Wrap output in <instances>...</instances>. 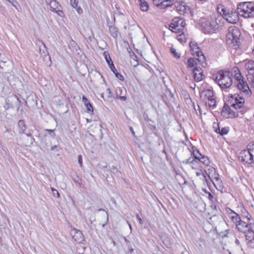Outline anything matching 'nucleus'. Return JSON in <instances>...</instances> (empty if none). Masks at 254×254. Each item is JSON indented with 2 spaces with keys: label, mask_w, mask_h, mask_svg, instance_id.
I'll list each match as a JSON object with an SVG mask.
<instances>
[{
  "label": "nucleus",
  "mask_w": 254,
  "mask_h": 254,
  "mask_svg": "<svg viewBox=\"0 0 254 254\" xmlns=\"http://www.w3.org/2000/svg\"><path fill=\"white\" fill-rule=\"evenodd\" d=\"M248 80L252 86V87H254V74H248Z\"/></svg>",
  "instance_id": "obj_34"
},
{
  "label": "nucleus",
  "mask_w": 254,
  "mask_h": 254,
  "mask_svg": "<svg viewBox=\"0 0 254 254\" xmlns=\"http://www.w3.org/2000/svg\"><path fill=\"white\" fill-rule=\"evenodd\" d=\"M245 68L248 72V74H254V61L251 60H246L243 63Z\"/></svg>",
  "instance_id": "obj_20"
},
{
  "label": "nucleus",
  "mask_w": 254,
  "mask_h": 254,
  "mask_svg": "<svg viewBox=\"0 0 254 254\" xmlns=\"http://www.w3.org/2000/svg\"><path fill=\"white\" fill-rule=\"evenodd\" d=\"M235 243L237 244V245H239L240 244V242L238 239L236 240Z\"/></svg>",
  "instance_id": "obj_59"
},
{
  "label": "nucleus",
  "mask_w": 254,
  "mask_h": 254,
  "mask_svg": "<svg viewBox=\"0 0 254 254\" xmlns=\"http://www.w3.org/2000/svg\"><path fill=\"white\" fill-rule=\"evenodd\" d=\"M219 23H215L214 18L212 19L211 22H209V25H207V27H205L208 32H212L215 31V29L218 28Z\"/></svg>",
  "instance_id": "obj_24"
},
{
  "label": "nucleus",
  "mask_w": 254,
  "mask_h": 254,
  "mask_svg": "<svg viewBox=\"0 0 254 254\" xmlns=\"http://www.w3.org/2000/svg\"><path fill=\"white\" fill-rule=\"evenodd\" d=\"M115 75H116V77L117 78H118L119 79H120L121 81H124L125 79L123 75H122L121 74L118 73V72L115 73Z\"/></svg>",
  "instance_id": "obj_43"
},
{
  "label": "nucleus",
  "mask_w": 254,
  "mask_h": 254,
  "mask_svg": "<svg viewBox=\"0 0 254 254\" xmlns=\"http://www.w3.org/2000/svg\"><path fill=\"white\" fill-rule=\"evenodd\" d=\"M192 154L194 158L199 163H201L204 166H208L210 164V160L209 158L204 155H202L198 151H194Z\"/></svg>",
  "instance_id": "obj_16"
},
{
  "label": "nucleus",
  "mask_w": 254,
  "mask_h": 254,
  "mask_svg": "<svg viewBox=\"0 0 254 254\" xmlns=\"http://www.w3.org/2000/svg\"><path fill=\"white\" fill-rule=\"evenodd\" d=\"M246 240L247 245L251 248H254V232L253 229H250L246 232Z\"/></svg>",
  "instance_id": "obj_21"
},
{
  "label": "nucleus",
  "mask_w": 254,
  "mask_h": 254,
  "mask_svg": "<svg viewBox=\"0 0 254 254\" xmlns=\"http://www.w3.org/2000/svg\"><path fill=\"white\" fill-rule=\"evenodd\" d=\"M36 44L37 45H38L39 47V52H40V54L42 55L41 49V45H42L44 47V48H45V51H43V54H44L45 55H46L47 54H48V52H47V51L46 50V45L41 40H37V42H36Z\"/></svg>",
  "instance_id": "obj_31"
},
{
  "label": "nucleus",
  "mask_w": 254,
  "mask_h": 254,
  "mask_svg": "<svg viewBox=\"0 0 254 254\" xmlns=\"http://www.w3.org/2000/svg\"><path fill=\"white\" fill-rule=\"evenodd\" d=\"M229 131V127H224L222 128V129H220V132H218V133L220 134L221 135L227 134Z\"/></svg>",
  "instance_id": "obj_36"
},
{
  "label": "nucleus",
  "mask_w": 254,
  "mask_h": 254,
  "mask_svg": "<svg viewBox=\"0 0 254 254\" xmlns=\"http://www.w3.org/2000/svg\"><path fill=\"white\" fill-rule=\"evenodd\" d=\"M175 56H176V58H180V54H178L177 53H176V55H175Z\"/></svg>",
  "instance_id": "obj_57"
},
{
  "label": "nucleus",
  "mask_w": 254,
  "mask_h": 254,
  "mask_svg": "<svg viewBox=\"0 0 254 254\" xmlns=\"http://www.w3.org/2000/svg\"><path fill=\"white\" fill-rule=\"evenodd\" d=\"M82 102L84 103V105L86 104L89 103L88 100L87 99V98L85 96H82Z\"/></svg>",
  "instance_id": "obj_49"
},
{
  "label": "nucleus",
  "mask_w": 254,
  "mask_h": 254,
  "mask_svg": "<svg viewBox=\"0 0 254 254\" xmlns=\"http://www.w3.org/2000/svg\"><path fill=\"white\" fill-rule=\"evenodd\" d=\"M86 107L87 112L90 114H91L93 113V108L90 103L86 104L85 105Z\"/></svg>",
  "instance_id": "obj_35"
},
{
  "label": "nucleus",
  "mask_w": 254,
  "mask_h": 254,
  "mask_svg": "<svg viewBox=\"0 0 254 254\" xmlns=\"http://www.w3.org/2000/svg\"><path fill=\"white\" fill-rule=\"evenodd\" d=\"M226 211L227 213V219L228 222L233 223L236 225L237 223L240 221L241 218L239 215L230 208L227 209Z\"/></svg>",
  "instance_id": "obj_12"
},
{
  "label": "nucleus",
  "mask_w": 254,
  "mask_h": 254,
  "mask_svg": "<svg viewBox=\"0 0 254 254\" xmlns=\"http://www.w3.org/2000/svg\"><path fill=\"white\" fill-rule=\"evenodd\" d=\"M206 167L207 168L205 170V172L214 184L215 182H217L219 181V176L218 174L216 172L215 168L209 166V165Z\"/></svg>",
  "instance_id": "obj_15"
},
{
  "label": "nucleus",
  "mask_w": 254,
  "mask_h": 254,
  "mask_svg": "<svg viewBox=\"0 0 254 254\" xmlns=\"http://www.w3.org/2000/svg\"><path fill=\"white\" fill-rule=\"evenodd\" d=\"M78 0H70V4L74 8L76 9L77 12L80 14L82 13V9L81 7L77 6Z\"/></svg>",
  "instance_id": "obj_27"
},
{
  "label": "nucleus",
  "mask_w": 254,
  "mask_h": 254,
  "mask_svg": "<svg viewBox=\"0 0 254 254\" xmlns=\"http://www.w3.org/2000/svg\"><path fill=\"white\" fill-rule=\"evenodd\" d=\"M120 98L121 100H123V101H126V100H127V97H126V96H120Z\"/></svg>",
  "instance_id": "obj_53"
},
{
  "label": "nucleus",
  "mask_w": 254,
  "mask_h": 254,
  "mask_svg": "<svg viewBox=\"0 0 254 254\" xmlns=\"http://www.w3.org/2000/svg\"><path fill=\"white\" fill-rule=\"evenodd\" d=\"M51 191L54 196L57 195V197H58V198L60 197V193L56 189H55L52 188Z\"/></svg>",
  "instance_id": "obj_42"
},
{
  "label": "nucleus",
  "mask_w": 254,
  "mask_h": 254,
  "mask_svg": "<svg viewBox=\"0 0 254 254\" xmlns=\"http://www.w3.org/2000/svg\"><path fill=\"white\" fill-rule=\"evenodd\" d=\"M134 251V249L132 248H130L128 251V253L129 254H130L131 253H132Z\"/></svg>",
  "instance_id": "obj_54"
},
{
  "label": "nucleus",
  "mask_w": 254,
  "mask_h": 254,
  "mask_svg": "<svg viewBox=\"0 0 254 254\" xmlns=\"http://www.w3.org/2000/svg\"><path fill=\"white\" fill-rule=\"evenodd\" d=\"M130 129H131V131H132V133H134V131L133 130L132 127H130Z\"/></svg>",
  "instance_id": "obj_61"
},
{
  "label": "nucleus",
  "mask_w": 254,
  "mask_h": 254,
  "mask_svg": "<svg viewBox=\"0 0 254 254\" xmlns=\"http://www.w3.org/2000/svg\"><path fill=\"white\" fill-rule=\"evenodd\" d=\"M18 127L19 128V133L20 134L25 133V131L27 128L25 123L24 120H19L18 123Z\"/></svg>",
  "instance_id": "obj_25"
},
{
  "label": "nucleus",
  "mask_w": 254,
  "mask_h": 254,
  "mask_svg": "<svg viewBox=\"0 0 254 254\" xmlns=\"http://www.w3.org/2000/svg\"><path fill=\"white\" fill-rule=\"evenodd\" d=\"M209 198H212L213 197V196L211 194L209 193Z\"/></svg>",
  "instance_id": "obj_60"
},
{
  "label": "nucleus",
  "mask_w": 254,
  "mask_h": 254,
  "mask_svg": "<svg viewBox=\"0 0 254 254\" xmlns=\"http://www.w3.org/2000/svg\"><path fill=\"white\" fill-rule=\"evenodd\" d=\"M168 26L169 30L171 31L172 33L174 32L173 30L175 29V24L173 23H171L168 24Z\"/></svg>",
  "instance_id": "obj_44"
},
{
  "label": "nucleus",
  "mask_w": 254,
  "mask_h": 254,
  "mask_svg": "<svg viewBox=\"0 0 254 254\" xmlns=\"http://www.w3.org/2000/svg\"><path fill=\"white\" fill-rule=\"evenodd\" d=\"M139 5L141 10L146 11L148 9L149 5L145 0H139Z\"/></svg>",
  "instance_id": "obj_29"
},
{
  "label": "nucleus",
  "mask_w": 254,
  "mask_h": 254,
  "mask_svg": "<svg viewBox=\"0 0 254 254\" xmlns=\"http://www.w3.org/2000/svg\"><path fill=\"white\" fill-rule=\"evenodd\" d=\"M112 36L114 37L117 36V33L116 32H113V33L112 34Z\"/></svg>",
  "instance_id": "obj_56"
},
{
  "label": "nucleus",
  "mask_w": 254,
  "mask_h": 254,
  "mask_svg": "<svg viewBox=\"0 0 254 254\" xmlns=\"http://www.w3.org/2000/svg\"><path fill=\"white\" fill-rule=\"evenodd\" d=\"M104 167H107V165L104 166Z\"/></svg>",
  "instance_id": "obj_62"
},
{
  "label": "nucleus",
  "mask_w": 254,
  "mask_h": 254,
  "mask_svg": "<svg viewBox=\"0 0 254 254\" xmlns=\"http://www.w3.org/2000/svg\"><path fill=\"white\" fill-rule=\"evenodd\" d=\"M58 101H60V102L61 101L60 99H59V98H58L57 97H55L54 98V102L57 103L56 105H58ZM61 104V103H59V105H60Z\"/></svg>",
  "instance_id": "obj_51"
},
{
  "label": "nucleus",
  "mask_w": 254,
  "mask_h": 254,
  "mask_svg": "<svg viewBox=\"0 0 254 254\" xmlns=\"http://www.w3.org/2000/svg\"><path fill=\"white\" fill-rule=\"evenodd\" d=\"M127 224L129 225L130 229L131 230H132V227H131V224L129 223V222L128 221H127Z\"/></svg>",
  "instance_id": "obj_58"
},
{
  "label": "nucleus",
  "mask_w": 254,
  "mask_h": 254,
  "mask_svg": "<svg viewBox=\"0 0 254 254\" xmlns=\"http://www.w3.org/2000/svg\"><path fill=\"white\" fill-rule=\"evenodd\" d=\"M243 216L248 220L250 221L252 219L251 215L249 213V212L246 210H244V211L242 212Z\"/></svg>",
  "instance_id": "obj_38"
},
{
  "label": "nucleus",
  "mask_w": 254,
  "mask_h": 254,
  "mask_svg": "<svg viewBox=\"0 0 254 254\" xmlns=\"http://www.w3.org/2000/svg\"><path fill=\"white\" fill-rule=\"evenodd\" d=\"M233 108L229 107H224L221 112L222 115L226 118H233L238 117L239 114L237 112H235L233 109Z\"/></svg>",
  "instance_id": "obj_17"
},
{
  "label": "nucleus",
  "mask_w": 254,
  "mask_h": 254,
  "mask_svg": "<svg viewBox=\"0 0 254 254\" xmlns=\"http://www.w3.org/2000/svg\"><path fill=\"white\" fill-rule=\"evenodd\" d=\"M197 59H194L193 58H190L188 60V66L189 67H198L197 65Z\"/></svg>",
  "instance_id": "obj_28"
},
{
  "label": "nucleus",
  "mask_w": 254,
  "mask_h": 254,
  "mask_svg": "<svg viewBox=\"0 0 254 254\" xmlns=\"http://www.w3.org/2000/svg\"><path fill=\"white\" fill-rule=\"evenodd\" d=\"M237 10L240 15L249 17L254 11V3L251 1L241 2L238 5Z\"/></svg>",
  "instance_id": "obj_4"
},
{
  "label": "nucleus",
  "mask_w": 254,
  "mask_h": 254,
  "mask_svg": "<svg viewBox=\"0 0 254 254\" xmlns=\"http://www.w3.org/2000/svg\"><path fill=\"white\" fill-rule=\"evenodd\" d=\"M248 146V150L254 156V142H251Z\"/></svg>",
  "instance_id": "obj_37"
},
{
  "label": "nucleus",
  "mask_w": 254,
  "mask_h": 254,
  "mask_svg": "<svg viewBox=\"0 0 254 254\" xmlns=\"http://www.w3.org/2000/svg\"><path fill=\"white\" fill-rule=\"evenodd\" d=\"M46 2L49 5L51 11L57 13L59 16L63 17V12L60 10L61 6L56 0H46Z\"/></svg>",
  "instance_id": "obj_11"
},
{
  "label": "nucleus",
  "mask_w": 254,
  "mask_h": 254,
  "mask_svg": "<svg viewBox=\"0 0 254 254\" xmlns=\"http://www.w3.org/2000/svg\"><path fill=\"white\" fill-rule=\"evenodd\" d=\"M104 56L105 57V59L106 60V62L108 63L109 66L111 64H112V63H113V61H112L110 55L107 52H104Z\"/></svg>",
  "instance_id": "obj_33"
},
{
  "label": "nucleus",
  "mask_w": 254,
  "mask_h": 254,
  "mask_svg": "<svg viewBox=\"0 0 254 254\" xmlns=\"http://www.w3.org/2000/svg\"><path fill=\"white\" fill-rule=\"evenodd\" d=\"M8 2H9L14 7H15L16 9H17V2L15 0H7Z\"/></svg>",
  "instance_id": "obj_45"
},
{
  "label": "nucleus",
  "mask_w": 254,
  "mask_h": 254,
  "mask_svg": "<svg viewBox=\"0 0 254 254\" xmlns=\"http://www.w3.org/2000/svg\"><path fill=\"white\" fill-rule=\"evenodd\" d=\"M185 25V20L182 17H176V38L182 44L186 42L184 31Z\"/></svg>",
  "instance_id": "obj_5"
},
{
  "label": "nucleus",
  "mask_w": 254,
  "mask_h": 254,
  "mask_svg": "<svg viewBox=\"0 0 254 254\" xmlns=\"http://www.w3.org/2000/svg\"><path fill=\"white\" fill-rule=\"evenodd\" d=\"M215 80L222 88H227L232 84V74L228 71H220L215 76Z\"/></svg>",
  "instance_id": "obj_3"
},
{
  "label": "nucleus",
  "mask_w": 254,
  "mask_h": 254,
  "mask_svg": "<svg viewBox=\"0 0 254 254\" xmlns=\"http://www.w3.org/2000/svg\"><path fill=\"white\" fill-rule=\"evenodd\" d=\"M218 11L222 17L230 23H236L239 20L238 14L236 11L227 10L222 5L218 7Z\"/></svg>",
  "instance_id": "obj_6"
},
{
  "label": "nucleus",
  "mask_w": 254,
  "mask_h": 254,
  "mask_svg": "<svg viewBox=\"0 0 254 254\" xmlns=\"http://www.w3.org/2000/svg\"><path fill=\"white\" fill-rule=\"evenodd\" d=\"M235 78L237 82V86L238 88L246 95L248 96L251 94V91L246 81L244 80V78L242 75L240 71L238 70V72L236 73L235 75Z\"/></svg>",
  "instance_id": "obj_7"
},
{
  "label": "nucleus",
  "mask_w": 254,
  "mask_h": 254,
  "mask_svg": "<svg viewBox=\"0 0 254 254\" xmlns=\"http://www.w3.org/2000/svg\"><path fill=\"white\" fill-rule=\"evenodd\" d=\"M176 10L180 14L183 15L188 14L190 12L189 7L183 1H176Z\"/></svg>",
  "instance_id": "obj_14"
},
{
  "label": "nucleus",
  "mask_w": 254,
  "mask_h": 254,
  "mask_svg": "<svg viewBox=\"0 0 254 254\" xmlns=\"http://www.w3.org/2000/svg\"><path fill=\"white\" fill-rule=\"evenodd\" d=\"M222 19V16H218L217 17H214V20L215 21V23H219V25L220 24V22Z\"/></svg>",
  "instance_id": "obj_46"
},
{
  "label": "nucleus",
  "mask_w": 254,
  "mask_h": 254,
  "mask_svg": "<svg viewBox=\"0 0 254 254\" xmlns=\"http://www.w3.org/2000/svg\"><path fill=\"white\" fill-rule=\"evenodd\" d=\"M190 47L191 54L197 57L198 62L202 66H205L206 65L205 58L200 49L197 46V44L194 41H191L190 43Z\"/></svg>",
  "instance_id": "obj_8"
},
{
  "label": "nucleus",
  "mask_w": 254,
  "mask_h": 254,
  "mask_svg": "<svg viewBox=\"0 0 254 254\" xmlns=\"http://www.w3.org/2000/svg\"><path fill=\"white\" fill-rule=\"evenodd\" d=\"M70 234L73 239L76 242L81 243L83 241L84 237L80 231L76 229H73L71 230Z\"/></svg>",
  "instance_id": "obj_19"
},
{
  "label": "nucleus",
  "mask_w": 254,
  "mask_h": 254,
  "mask_svg": "<svg viewBox=\"0 0 254 254\" xmlns=\"http://www.w3.org/2000/svg\"><path fill=\"white\" fill-rule=\"evenodd\" d=\"M170 52L172 54L173 56H175V49L173 48V46H172L170 48Z\"/></svg>",
  "instance_id": "obj_52"
},
{
  "label": "nucleus",
  "mask_w": 254,
  "mask_h": 254,
  "mask_svg": "<svg viewBox=\"0 0 254 254\" xmlns=\"http://www.w3.org/2000/svg\"><path fill=\"white\" fill-rule=\"evenodd\" d=\"M236 226L239 231L246 233L247 231L254 228V223H247L240 219V221L237 223Z\"/></svg>",
  "instance_id": "obj_13"
},
{
  "label": "nucleus",
  "mask_w": 254,
  "mask_h": 254,
  "mask_svg": "<svg viewBox=\"0 0 254 254\" xmlns=\"http://www.w3.org/2000/svg\"><path fill=\"white\" fill-rule=\"evenodd\" d=\"M57 147V145L53 146H52V147H51L50 150H52V151H53V150H55V148H56Z\"/></svg>",
  "instance_id": "obj_55"
},
{
  "label": "nucleus",
  "mask_w": 254,
  "mask_h": 254,
  "mask_svg": "<svg viewBox=\"0 0 254 254\" xmlns=\"http://www.w3.org/2000/svg\"><path fill=\"white\" fill-rule=\"evenodd\" d=\"M229 102L231 107L236 109L238 112L243 114L246 111L245 106V100L244 97L239 94H231L229 96Z\"/></svg>",
  "instance_id": "obj_2"
},
{
  "label": "nucleus",
  "mask_w": 254,
  "mask_h": 254,
  "mask_svg": "<svg viewBox=\"0 0 254 254\" xmlns=\"http://www.w3.org/2000/svg\"><path fill=\"white\" fill-rule=\"evenodd\" d=\"M136 218L137 220L139 221L140 224H142L143 222L142 219L140 218V217L138 215H137Z\"/></svg>",
  "instance_id": "obj_50"
},
{
  "label": "nucleus",
  "mask_w": 254,
  "mask_h": 254,
  "mask_svg": "<svg viewBox=\"0 0 254 254\" xmlns=\"http://www.w3.org/2000/svg\"><path fill=\"white\" fill-rule=\"evenodd\" d=\"M12 107V104L9 103V100H6L5 102V104L4 105V108L5 110H7L9 108Z\"/></svg>",
  "instance_id": "obj_41"
},
{
  "label": "nucleus",
  "mask_w": 254,
  "mask_h": 254,
  "mask_svg": "<svg viewBox=\"0 0 254 254\" xmlns=\"http://www.w3.org/2000/svg\"><path fill=\"white\" fill-rule=\"evenodd\" d=\"M109 67H110L111 70L113 71V72L115 74L116 72H117V70H116L113 63H112V64L110 65Z\"/></svg>",
  "instance_id": "obj_47"
},
{
  "label": "nucleus",
  "mask_w": 254,
  "mask_h": 254,
  "mask_svg": "<svg viewBox=\"0 0 254 254\" xmlns=\"http://www.w3.org/2000/svg\"><path fill=\"white\" fill-rule=\"evenodd\" d=\"M78 161L79 164H80V167L82 165V157L81 155H79L78 156Z\"/></svg>",
  "instance_id": "obj_48"
},
{
  "label": "nucleus",
  "mask_w": 254,
  "mask_h": 254,
  "mask_svg": "<svg viewBox=\"0 0 254 254\" xmlns=\"http://www.w3.org/2000/svg\"><path fill=\"white\" fill-rule=\"evenodd\" d=\"M98 210V211H103L105 212L104 214L103 215L104 222V223H103L102 224V227L104 228L105 227V225L107 223L108 221V218H109L108 213L107 211H106L104 209H103L102 208H100Z\"/></svg>",
  "instance_id": "obj_32"
},
{
  "label": "nucleus",
  "mask_w": 254,
  "mask_h": 254,
  "mask_svg": "<svg viewBox=\"0 0 254 254\" xmlns=\"http://www.w3.org/2000/svg\"><path fill=\"white\" fill-rule=\"evenodd\" d=\"M26 136H27V140L26 141L23 142V144L26 146H30L31 145L35 139L32 137L30 133H25Z\"/></svg>",
  "instance_id": "obj_26"
},
{
  "label": "nucleus",
  "mask_w": 254,
  "mask_h": 254,
  "mask_svg": "<svg viewBox=\"0 0 254 254\" xmlns=\"http://www.w3.org/2000/svg\"><path fill=\"white\" fill-rule=\"evenodd\" d=\"M240 36L241 32L238 28L235 26L229 27L226 38L227 44L230 47L237 49L239 47Z\"/></svg>",
  "instance_id": "obj_1"
},
{
  "label": "nucleus",
  "mask_w": 254,
  "mask_h": 254,
  "mask_svg": "<svg viewBox=\"0 0 254 254\" xmlns=\"http://www.w3.org/2000/svg\"><path fill=\"white\" fill-rule=\"evenodd\" d=\"M213 128L214 131L218 133V132H220V128L219 127L218 124L216 123H214L213 124Z\"/></svg>",
  "instance_id": "obj_40"
},
{
  "label": "nucleus",
  "mask_w": 254,
  "mask_h": 254,
  "mask_svg": "<svg viewBox=\"0 0 254 254\" xmlns=\"http://www.w3.org/2000/svg\"><path fill=\"white\" fill-rule=\"evenodd\" d=\"M54 129H45L44 130L45 131L48 132L49 135L53 138H55L56 137V134L54 132L55 131Z\"/></svg>",
  "instance_id": "obj_39"
},
{
  "label": "nucleus",
  "mask_w": 254,
  "mask_h": 254,
  "mask_svg": "<svg viewBox=\"0 0 254 254\" xmlns=\"http://www.w3.org/2000/svg\"><path fill=\"white\" fill-rule=\"evenodd\" d=\"M239 159L244 164L254 163V156L248 149L241 151L239 155Z\"/></svg>",
  "instance_id": "obj_10"
},
{
  "label": "nucleus",
  "mask_w": 254,
  "mask_h": 254,
  "mask_svg": "<svg viewBox=\"0 0 254 254\" xmlns=\"http://www.w3.org/2000/svg\"><path fill=\"white\" fill-rule=\"evenodd\" d=\"M193 74L194 79L197 82L201 81L204 78L203 71L201 68L199 67L193 69Z\"/></svg>",
  "instance_id": "obj_22"
},
{
  "label": "nucleus",
  "mask_w": 254,
  "mask_h": 254,
  "mask_svg": "<svg viewBox=\"0 0 254 254\" xmlns=\"http://www.w3.org/2000/svg\"><path fill=\"white\" fill-rule=\"evenodd\" d=\"M202 96L206 105L209 107H214L215 106V98L212 90L207 89L203 91L202 93Z\"/></svg>",
  "instance_id": "obj_9"
},
{
  "label": "nucleus",
  "mask_w": 254,
  "mask_h": 254,
  "mask_svg": "<svg viewBox=\"0 0 254 254\" xmlns=\"http://www.w3.org/2000/svg\"><path fill=\"white\" fill-rule=\"evenodd\" d=\"M153 4L160 8H165L174 4V0H152Z\"/></svg>",
  "instance_id": "obj_18"
},
{
  "label": "nucleus",
  "mask_w": 254,
  "mask_h": 254,
  "mask_svg": "<svg viewBox=\"0 0 254 254\" xmlns=\"http://www.w3.org/2000/svg\"><path fill=\"white\" fill-rule=\"evenodd\" d=\"M187 163L190 164V167L192 168L193 171L197 170L200 168H202L200 164L199 161H197L195 159L189 158L187 160Z\"/></svg>",
  "instance_id": "obj_23"
},
{
  "label": "nucleus",
  "mask_w": 254,
  "mask_h": 254,
  "mask_svg": "<svg viewBox=\"0 0 254 254\" xmlns=\"http://www.w3.org/2000/svg\"><path fill=\"white\" fill-rule=\"evenodd\" d=\"M193 173L195 174L197 177H200L201 179H204L206 178L205 175L203 173L202 168H200L197 170L193 171Z\"/></svg>",
  "instance_id": "obj_30"
}]
</instances>
